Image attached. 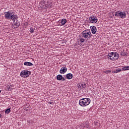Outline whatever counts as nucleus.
Masks as SVG:
<instances>
[{
	"label": "nucleus",
	"mask_w": 129,
	"mask_h": 129,
	"mask_svg": "<svg viewBox=\"0 0 129 129\" xmlns=\"http://www.w3.org/2000/svg\"><path fill=\"white\" fill-rule=\"evenodd\" d=\"M90 102H91V100L90 98H84L79 100V104H80V106H82V107H85V106L89 105V104H90Z\"/></svg>",
	"instance_id": "nucleus-1"
},
{
	"label": "nucleus",
	"mask_w": 129,
	"mask_h": 129,
	"mask_svg": "<svg viewBox=\"0 0 129 129\" xmlns=\"http://www.w3.org/2000/svg\"><path fill=\"white\" fill-rule=\"evenodd\" d=\"M107 58L112 61H115L119 58V54L116 52H112L108 54Z\"/></svg>",
	"instance_id": "nucleus-2"
},
{
	"label": "nucleus",
	"mask_w": 129,
	"mask_h": 129,
	"mask_svg": "<svg viewBox=\"0 0 129 129\" xmlns=\"http://www.w3.org/2000/svg\"><path fill=\"white\" fill-rule=\"evenodd\" d=\"M81 36L84 39H90L91 38V36H92V34H91V32L90 30H84L81 33Z\"/></svg>",
	"instance_id": "nucleus-3"
},
{
	"label": "nucleus",
	"mask_w": 129,
	"mask_h": 129,
	"mask_svg": "<svg viewBox=\"0 0 129 129\" xmlns=\"http://www.w3.org/2000/svg\"><path fill=\"white\" fill-rule=\"evenodd\" d=\"M30 75H31V72L27 70L22 71L20 73V76L23 77V78H27V77H29Z\"/></svg>",
	"instance_id": "nucleus-4"
},
{
	"label": "nucleus",
	"mask_w": 129,
	"mask_h": 129,
	"mask_svg": "<svg viewBox=\"0 0 129 129\" xmlns=\"http://www.w3.org/2000/svg\"><path fill=\"white\" fill-rule=\"evenodd\" d=\"M115 17H120L121 19H125V17H126V14L125 12H119L117 11L115 13Z\"/></svg>",
	"instance_id": "nucleus-5"
},
{
	"label": "nucleus",
	"mask_w": 129,
	"mask_h": 129,
	"mask_svg": "<svg viewBox=\"0 0 129 129\" xmlns=\"http://www.w3.org/2000/svg\"><path fill=\"white\" fill-rule=\"evenodd\" d=\"M5 18L8 20H12L13 17H14V13L10 11L5 12Z\"/></svg>",
	"instance_id": "nucleus-6"
},
{
	"label": "nucleus",
	"mask_w": 129,
	"mask_h": 129,
	"mask_svg": "<svg viewBox=\"0 0 129 129\" xmlns=\"http://www.w3.org/2000/svg\"><path fill=\"white\" fill-rule=\"evenodd\" d=\"M89 22L90 24H96L97 23V17L94 15H92L89 17Z\"/></svg>",
	"instance_id": "nucleus-7"
},
{
	"label": "nucleus",
	"mask_w": 129,
	"mask_h": 129,
	"mask_svg": "<svg viewBox=\"0 0 129 129\" xmlns=\"http://www.w3.org/2000/svg\"><path fill=\"white\" fill-rule=\"evenodd\" d=\"M19 26H20V21L18 20L14 21L13 24L12 28L13 29H17V28H19Z\"/></svg>",
	"instance_id": "nucleus-8"
},
{
	"label": "nucleus",
	"mask_w": 129,
	"mask_h": 129,
	"mask_svg": "<svg viewBox=\"0 0 129 129\" xmlns=\"http://www.w3.org/2000/svg\"><path fill=\"white\" fill-rule=\"evenodd\" d=\"M91 31L92 32V33L93 34H96V32H97V29H96V27L94 26H91L90 27Z\"/></svg>",
	"instance_id": "nucleus-9"
},
{
	"label": "nucleus",
	"mask_w": 129,
	"mask_h": 129,
	"mask_svg": "<svg viewBox=\"0 0 129 129\" xmlns=\"http://www.w3.org/2000/svg\"><path fill=\"white\" fill-rule=\"evenodd\" d=\"M66 72H67V68L65 67L61 68L59 71V73L60 74H65Z\"/></svg>",
	"instance_id": "nucleus-10"
},
{
	"label": "nucleus",
	"mask_w": 129,
	"mask_h": 129,
	"mask_svg": "<svg viewBox=\"0 0 129 129\" xmlns=\"http://www.w3.org/2000/svg\"><path fill=\"white\" fill-rule=\"evenodd\" d=\"M59 23L60 24V26H64L66 23H67V20L65 19H62L59 20Z\"/></svg>",
	"instance_id": "nucleus-11"
},
{
	"label": "nucleus",
	"mask_w": 129,
	"mask_h": 129,
	"mask_svg": "<svg viewBox=\"0 0 129 129\" xmlns=\"http://www.w3.org/2000/svg\"><path fill=\"white\" fill-rule=\"evenodd\" d=\"M53 4L51 1H47L46 5H45V8H52Z\"/></svg>",
	"instance_id": "nucleus-12"
},
{
	"label": "nucleus",
	"mask_w": 129,
	"mask_h": 129,
	"mask_svg": "<svg viewBox=\"0 0 129 129\" xmlns=\"http://www.w3.org/2000/svg\"><path fill=\"white\" fill-rule=\"evenodd\" d=\"M67 79H72L73 78V75L71 73H69L66 75Z\"/></svg>",
	"instance_id": "nucleus-13"
},
{
	"label": "nucleus",
	"mask_w": 129,
	"mask_h": 129,
	"mask_svg": "<svg viewBox=\"0 0 129 129\" xmlns=\"http://www.w3.org/2000/svg\"><path fill=\"white\" fill-rule=\"evenodd\" d=\"M40 6L41 8H45V7H46V2H45V1H41L40 3Z\"/></svg>",
	"instance_id": "nucleus-14"
},
{
	"label": "nucleus",
	"mask_w": 129,
	"mask_h": 129,
	"mask_svg": "<svg viewBox=\"0 0 129 129\" xmlns=\"http://www.w3.org/2000/svg\"><path fill=\"white\" fill-rule=\"evenodd\" d=\"M25 66H33L34 64L31 62L26 61L24 63Z\"/></svg>",
	"instance_id": "nucleus-15"
},
{
	"label": "nucleus",
	"mask_w": 129,
	"mask_h": 129,
	"mask_svg": "<svg viewBox=\"0 0 129 129\" xmlns=\"http://www.w3.org/2000/svg\"><path fill=\"white\" fill-rule=\"evenodd\" d=\"M121 71V69L120 68L116 69V70L113 71L112 73H118V72H120Z\"/></svg>",
	"instance_id": "nucleus-16"
},
{
	"label": "nucleus",
	"mask_w": 129,
	"mask_h": 129,
	"mask_svg": "<svg viewBox=\"0 0 129 129\" xmlns=\"http://www.w3.org/2000/svg\"><path fill=\"white\" fill-rule=\"evenodd\" d=\"M63 78V76H62L61 75H58L56 76V79L57 80H59V81L62 80V79Z\"/></svg>",
	"instance_id": "nucleus-17"
},
{
	"label": "nucleus",
	"mask_w": 129,
	"mask_h": 129,
	"mask_svg": "<svg viewBox=\"0 0 129 129\" xmlns=\"http://www.w3.org/2000/svg\"><path fill=\"white\" fill-rule=\"evenodd\" d=\"M123 71H126L127 70H129V66H125L121 69Z\"/></svg>",
	"instance_id": "nucleus-18"
},
{
	"label": "nucleus",
	"mask_w": 129,
	"mask_h": 129,
	"mask_svg": "<svg viewBox=\"0 0 129 129\" xmlns=\"http://www.w3.org/2000/svg\"><path fill=\"white\" fill-rule=\"evenodd\" d=\"M12 21H14V22L15 21H17L18 20V16L13 15V18L12 19Z\"/></svg>",
	"instance_id": "nucleus-19"
},
{
	"label": "nucleus",
	"mask_w": 129,
	"mask_h": 129,
	"mask_svg": "<svg viewBox=\"0 0 129 129\" xmlns=\"http://www.w3.org/2000/svg\"><path fill=\"white\" fill-rule=\"evenodd\" d=\"M12 86H9L8 85L6 88H7V89L8 91H12Z\"/></svg>",
	"instance_id": "nucleus-20"
},
{
	"label": "nucleus",
	"mask_w": 129,
	"mask_h": 129,
	"mask_svg": "<svg viewBox=\"0 0 129 129\" xmlns=\"http://www.w3.org/2000/svg\"><path fill=\"white\" fill-rule=\"evenodd\" d=\"M11 112V108H8L5 111V113L6 114H9Z\"/></svg>",
	"instance_id": "nucleus-21"
},
{
	"label": "nucleus",
	"mask_w": 129,
	"mask_h": 129,
	"mask_svg": "<svg viewBox=\"0 0 129 129\" xmlns=\"http://www.w3.org/2000/svg\"><path fill=\"white\" fill-rule=\"evenodd\" d=\"M78 87L80 90L82 89V87H83V84H78Z\"/></svg>",
	"instance_id": "nucleus-22"
},
{
	"label": "nucleus",
	"mask_w": 129,
	"mask_h": 129,
	"mask_svg": "<svg viewBox=\"0 0 129 129\" xmlns=\"http://www.w3.org/2000/svg\"><path fill=\"white\" fill-rule=\"evenodd\" d=\"M80 41L81 42V43H84V41H85V39H84L83 37H82L80 39Z\"/></svg>",
	"instance_id": "nucleus-23"
},
{
	"label": "nucleus",
	"mask_w": 129,
	"mask_h": 129,
	"mask_svg": "<svg viewBox=\"0 0 129 129\" xmlns=\"http://www.w3.org/2000/svg\"><path fill=\"white\" fill-rule=\"evenodd\" d=\"M48 104H52V105H54L55 104V102H54V101H50L49 102H48Z\"/></svg>",
	"instance_id": "nucleus-24"
},
{
	"label": "nucleus",
	"mask_w": 129,
	"mask_h": 129,
	"mask_svg": "<svg viewBox=\"0 0 129 129\" xmlns=\"http://www.w3.org/2000/svg\"><path fill=\"white\" fill-rule=\"evenodd\" d=\"M30 33H31L32 34V33H34V29H33V28H31L30 29Z\"/></svg>",
	"instance_id": "nucleus-25"
},
{
	"label": "nucleus",
	"mask_w": 129,
	"mask_h": 129,
	"mask_svg": "<svg viewBox=\"0 0 129 129\" xmlns=\"http://www.w3.org/2000/svg\"><path fill=\"white\" fill-rule=\"evenodd\" d=\"M104 73H106V74H108V73H109L110 72H111L110 71H106L104 72Z\"/></svg>",
	"instance_id": "nucleus-26"
},
{
	"label": "nucleus",
	"mask_w": 129,
	"mask_h": 129,
	"mask_svg": "<svg viewBox=\"0 0 129 129\" xmlns=\"http://www.w3.org/2000/svg\"><path fill=\"white\" fill-rule=\"evenodd\" d=\"M62 81H65V80H66V79L64 78H62Z\"/></svg>",
	"instance_id": "nucleus-27"
},
{
	"label": "nucleus",
	"mask_w": 129,
	"mask_h": 129,
	"mask_svg": "<svg viewBox=\"0 0 129 129\" xmlns=\"http://www.w3.org/2000/svg\"><path fill=\"white\" fill-rule=\"evenodd\" d=\"M1 117H2V114H0V118H1Z\"/></svg>",
	"instance_id": "nucleus-28"
},
{
	"label": "nucleus",
	"mask_w": 129,
	"mask_h": 129,
	"mask_svg": "<svg viewBox=\"0 0 129 129\" xmlns=\"http://www.w3.org/2000/svg\"><path fill=\"white\" fill-rule=\"evenodd\" d=\"M1 92H2V91L0 90V93H1Z\"/></svg>",
	"instance_id": "nucleus-29"
}]
</instances>
